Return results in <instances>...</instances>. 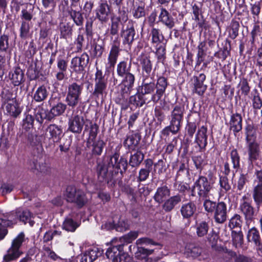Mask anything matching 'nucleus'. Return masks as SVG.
Segmentation results:
<instances>
[{
	"label": "nucleus",
	"mask_w": 262,
	"mask_h": 262,
	"mask_svg": "<svg viewBox=\"0 0 262 262\" xmlns=\"http://www.w3.org/2000/svg\"><path fill=\"white\" fill-rule=\"evenodd\" d=\"M132 63H127L126 61H122L117 65V73L119 77L123 76L131 73Z\"/></svg>",
	"instance_id": "37998d69"
},
{
	"label": "nucleus",
	"mask_w": 262,
	"mask_h": 262,
	"mask_svg": "<svg viewBox=\"0 0 262 262\" xmlns=\"http://www.w3.org/2000/svg\"><path fill=\"white\" fill-rule=\"evenodd\" d=\"M122 81V84L124 86V90L127 92H130L134 86L135 77L132 73H128L123 76Z\"/></svg>",
	"instance_id": "a19ab883"
},
{
	"label": "nucleus",
	"mask_w": 262,
	"mask_h": 262,
	"mask_svg": "<svg viewBox=\"0 0 262 262\" xmlns=\"http://www.w3.org/2000/svg\"><path fill=\"white\" fill-rule=\"evenodd\" d=\"M196 234L199 237H204L208 234L209 226L205 221L197 223L195 225Z\"/></svg>",
	"instance_id": "79ce46f5"
},
{
	"label": "nucleus",
	"mask_w": 262,
	"mask_h": 262,
	"mask_svg": "<svg viewBox=\"0 0 262 262\" xmlns=\"http://www.w3.org/2000/svg\"><path fill=\"white\" fill-rule=\"evenodd\" d=\"M98 180L100 182L109 184L112 183L114 174L108 165L99 163L97 167Z\"/></svg>",
	"instance_id": "f8f14e48"
},
{
	"label": "nucleus",
	"mask_w": 262,
	"mask_h": 262,
	"mask_svg": "<svg viewBox=\"0 0 262 262\" xmlns=\"http://www.w3.org/2000/svg\"><path fill=\"white\" fill-rule=\"evenodd\" d=\"M203 199H204L203 206L205 210L208 212H213L217 206L216 202L211 201V198H204Z\"/></svg>",
	"instance_id": "052dcab7"
},
{
	"label": "nucleus",
	"mask_w": 262,
	"mask_h": 262,
	"mask_svg": "<svg viewBox=\"0 0 262 262\" xmlns=\"http://www.w3.org/2000/svg\"><path fill=\"white\" fill-rule=\"evenodd\" d=\"M137 137H138V135L136 134L127 137L124 142V146H127L128 148L137 146L140 140V138L137 139Z\"/></svg>",
	"instance_id": "6e6d98bb"
},
{
	"label": "nucleus",
	"mask_w": 262,
	"mask_h": 262,
	"mask_svg": "<svg viewBox=\"0 0 262 262\" xmlns=\"http://www.w3.org/2000/svg\"><path fill=\"white\" fill-rule=\"evenodd\" d=\"M96 18L101 24L106 23L111 13V7L106 0H100L95 10Z\"/></svg>",
	"instance_id": "9b49d317"
},
{
	"label": "nucleus",
	"mask_w": 262,
	"mask_h": 262,
	"mask_svg": "<svg viewBox=\"0 0 262 262\" xmlns=\"http://www.w3.org/2000/svg\"><path fill=\"white\" fill-rule=\"evenodd\" d=\"M247 239L249 242L254 243L256 249L262 253V244L259 231L255 228L252 227L249 230L247 234Z\"/></svg>",
	"instance_id": "a878e982"
},
{
	"label": "nucleus",
	"mask_w": 262,
	"mask_h": 262,
	"mask_svg": "<svg viewBox=\"0 0 262 262\" xmlns=\"http://www.w3.org/2000/svg\"><path fill=\"white\" fill-rule=\"evenodd\" d=\"M243 236L241 230H232V241L233 245L235 248H238L242 247L243 244Z\"/></svg>",
	"instance_id": "c03bdc74"
},
{
	"label": "nucleus",
	"mask_w": 262,
	"mask_h": 262,
	"mask_svg": "<svg viewBox=\"0 0 262 262\" xmlns=\"http://www.w3.org/2000/svg\"><path fill=\"white\" fill-rule=\"evenodd\" d=\"M25 241V234L23 232H20L12 241L11 247L7 250V253L3 256V262H10L19 257L23 254L20 248Z\"/></svg>",
	"instance_id": "7ed1b4c3"
},
{
	"label": "nucleus",
	"mask_w": 262,
	"mask_h": 262,
	"mask_svg": "<svg viewBox=\"0 0 262 262\" xmlns=\"http://www.w3.org/2000/svg\"><path fill=\"white\" fill-rule=\"evenodd\" d=\"M4 102L6 110L10 116L16 118L20 114L21 111L14 98H7Z\"/></svg>",
	"instance_id": "6ab92c4d"
},
{
	"label": "nucleus",
	"mask_w": 262,
	"mask_h": 262,
	"mask_svg": "<svg viewBox=\"0 0 262 262\" xmlns=\"http://www.w3.org/2000/svg\"><path fill=\"white\" fill-rule=\"evenodd\" d=\"M85 123L82 116L78 115H74L69 120L68 130L73 133L80 134Z\"/></svg>",
	"instance_id": "4468645a"
},
{
	"label": "nucleus",
	"mask_w": 262,
	"mask_h": 262,
	"mask_svg": "<svg viewBox=\"0 0 262 262\" xmlns=\"http://www.w3.org/2000/svg\"><path fill=\"white\" fill-rule=\"evenodd\" d=\"M230 158L233 169L237 171L240 167V156L236 149L231 150Z\"/></svg>",
	"instance_id": "4d7b16f0"
},
{
	"label": "nucleus",
	"mask_w": 262,
	"mask_h": 262,
	"mask_svg": "<svg viewBox=\"0 0 262 262\" xmlns=\"http://www.w3.org/2000/svg\"><path fill=\"white\" fill-rule=\"evenodd\" d=\"M30 27L29 23L24 20L23 21L20 28V37L23 39L28 38L30 36Z\"/></svg>",
	"instance_id": "13d9d810"
},
{
	"label": "nucleus",
	"mask_w": 262,
	"mask_h": 262,
	"mask_svg": "<svg viewBox=\"0 0 262 262\" xmlns=\"http://www.w3.org/2000/svg\"><path fill=\"white\" fill-rule=\"evenodd\" d=\"M73 8L71 7L70 9H68V14L76 26H82L84 21L83 14L80 11L74 10Z\"/></svg>",
	"instance_id": "c9c22d12"
},
{
	"label": "nucleus",
	"mask_w": 262,
	"mask_h": 262,
	"mask_svg": "<svg viewBox=\"0 0 262 262\" xmlns=\"http://www.w3.org/2000/svg\"><path fill=\"white\" fill-rule=\"evenodd\" d=\"M182 201V196L180 194H177L170 197L166 200L162 205V209L166 212H169L172 211L176 206L181 203Z\"/></svg>",
	"instance_id": "c85d7f7f"
},
{
	"label": "nucleus",
	"mask_w": 262,
	"mask_h": 262,
	"mask_svg": "<svg viewBox=\"0 0 262 262\" xmlns=\"http://www.w3.org/2000/svg\"><path fill=\"white\" fill-rule=\"evenodd\" d=\"M194 89L193 92L199 95H202L207 89V86L204 84L206 79V76L204 74H199L198 75L194 76L193 77Z\"/></svg>",
	"instance_id": "412c9836"
},
{
	"label": "nucleus",
	"mask_w": 262,
	"mask_h": 262,
	"mask_svg": "<svg viewBox=\"0 0 262 262\" xmlns=\"http://www.w3.org/2000/svg\"><path fill=\"white\" fill-rule=\"evenodd\" d=\"M150 36L151 37V43L157 46L162 43L164 39L161 30L155 27L151 28Z\"/></svg>",
	"instance_id": "ea45409f"
},
{
	"label": "nucleus",
	"mask_w": 262,
	"mask_h": 262,
	"mask_svg": "<svg viewBox=\"0 0 262 262\" xmlns=\"http://www.w3.org/2000/svg\"><path fill=\"white\" fill-rule=\"evenodd\" d=\"M242 223L241 216L238 214H235L230 219L228 226L232 230L234 228L241 230Z\"/></svg>",
	"instance_id": "09e8293b"
},
{
	"label": "nucleus",
	"mask_w": 262,
	"mask_h": 262,
	"mask_svg": "<svg viewBox=\"0 0 262 262\" xmlns=\"http://www.w3.org/2000/svg\"><path fill=\"white\" fill-rule=\"evenodd\" d=\"M31 168L32 170L38 172H45L47 170V165L44 162H38L37 161H33L31 164Z\"/></svg>",
	"instance_id": "0e129e2a"
},
{
	"label": "nucleus",
	"mask_w": 262,
	"mask_h": 262,
	"mask_svg": "<svg viewBox=\"0 0 262 262\" xmlns=\"http://www.w3.org/2000/svg\"><path fill=\"white\" fill-rule=\"evenodd\" d=\"M253 199L256 204L257 208H259L262 204V187L255 185L252 192Z\"/></svg>",
	"instance_id": "49530a36"
},
{
	"label": "nucleus",
	"mask_w": 262,
	"mask_h": 262,
	"mask_svg": "<svg viewBox=\"0 0 262 262\" xmlns=\"http://www.w3.org/2000/svg\"><path fill=\"white\" fill-rule=\"evenodd\" d=\"M239 210L245 216L246 223H250L254 218L255 212L249 199L246 195L242 196L239 204Z\"/></svg>",
	"instance_id": "1a4fd4ad"
},
{
	"label": "nucleus",
	"mask_w": 262,
	"mask_h": 262,
	"mask_svg": "<svg viewBox=\"0 0 262 262\" xmlns=\"http://www.w3.org/2000/svg\"><path fill=\"white\" fill-rule=\"evenodd\" d=\"M170 195V190L166 186L158 187L154 196V200L158 203L161 204L165 201L166 199Z\"/></svg>",
	"instance_id": "c756f323"
},
{
	"label": "nucleus",
	"mask_w": 262,
	"mask_h": 262,
	"mask_svg": "<svg viewBox=\"0 0 262 262\" xmlns=\"http://www.w3.org/2000/svg\"><path fill=\"white\" fill-rule=\"evenodd\" d=\"M119 154L115 152L111 157L108 165L110 168L112 167L120 170V172L122 173L123 171H125L126 170L127 162L125 159L122 157L119 159Z\"/></svg>",
	"instance_id": "dca6fc26"
},
{
	"label": "nucleus",
	"mask_w": 262,
	"mask_h": 262,
	"mask_svg": "<svg viewBox=\"0 0 262 262\" xmlns=\"http://www.w3.org/2000/svg\"><path fill=\"white\" fill-rule=\"evenodd\" d=\"M24 74L23 70L17 67L15 68L13 71L12 72L10 79L12 83L15 86L20 85L24 81Z\"/></svg>",
	"instance_id": "4c0bfd02"
},
{
	"label": "nucleus",
	"mask_w": 262,
	"mask_h": 262,
	"mask_svg": "<svg viewBox=\"0 0 262 262\" xmlns=\"http://www.w3.org/2000/svg\"><path fill=\"white\" fill-rule=\"evenodd\" d=\"M187 252L192 257H197L200 256L202 252L201 248L193 245H189L186 247Z\"/></svg>",
	"instance_id": "bf43d9fd"
},
{
	"label": "nucleus",
	"mask_w": 262,
	"mask_h": 262,
	"mask_svg": "<svg viewBox=\"0 0 262 262\" xmlns=\"http://www.w3.org/2000/svg\"><path fill=\"white\" fill-rule=\"evenodd\" d=\"M159 21L169 29H172L176 24L174 18L163 8L161 9V12L159 16Z\"/></svg>",
	"instance_id": "b1692460"
},
{
	"label": "nucleus",
	"mask_w": 262,
	"mask_h": 262,
	"mask_svg": "<svg viewBox=\"0 0 262 262\" xmlns=\"http://www.w3.org/2000/svg\"><path fill=\"white\" fill-rule=\"evenodd\" d=\"M79 224L74 222L73 219L70 218H67L63 222L62 226L63 229L67 231L74 232L79 226Z\"/></svg>",
	"instance_id": "5fc2aeb1"
},
{
	"label": "nucleus",
	"mask_w": 262,
	"mask_h": 262,
	"mask_svg": "<svg viewBox=\"0 0 262 262\" xmlns=\"http://www.w3.org/2000/svg\"><path fill=\"white\" fill-rule=\"evenodd\" d=\"M92 154L94 155L99 156L100 155L103 150V148L105 144L104 142L102 140L99 139L97 141L95 140L92 142Z\"/></svg>",
	"instance_id": "603ef678"
},
{
	"label": "nucleus",
	"mask_w": 262,
	"mask_h": 262,
	"mask_svg": "<svg viewBox=\"0 0 262 262\" xmlns=\"http://www.w3.org/2000/svg\"><path fill=\"white\" fill-rule=\"evenodd\" d=\"M193 164L200 173H201L204 167L206 165V162L204 157L202 156H196L192 157Z\"/></svg>",
	"instance_id": "864d4df0"
},
{
	"label": "nucleus",
	"mask_w": 262,
	"mask_h": 262,
	"mask_svg": "<svg viewBox=\"0 0 262 262\" xmlns=\"http://www.w3.org/2000/svg\"><path fill=\"white\" fill-rule=\"evenodd\" d=\"M252 107L254 110H260L262 107V98L256 89L254 90L252 94Z\"/></svg>",
	"instance_id": "3c124183"
},
{
	"label": "nucleus",
	"mask_w": 262,
	"mask_h": 262,
	"mask_svg": "<svg viewBox=\"0 0 262 262\" xmlns=\"http://www.w3.org/2000/svg\"><path fill=\"white\" fill-rule=\"evenodd\" d=\"M64 195L67 202L75 204L79 208L84 206L88 201L83 191L73 186L67 187Z\"/></svg>",
	"instance_id": "20e7f679"
},
{
	"label": "nucleus",
	"mask_w": 262,
	"mask_h": 262,
	"mask_svg": "<svg viewBox=\"0 0 262 262\" xmlns=\"http://www.w3.org/2000/svg\"><path fill=\"white\" fill-rule=\"evenodd\" d=\"M15 213L16 216L19 219L20 221L24 222L25 224L29 222L31 226H33V222L31 221L32 214L29 210L19 208L16 210Z\"/></svg>",
	"instance_id": "e433bc0d"
},
{
	"label": "nucleus",
	"mask_w": 262,
	"mask_h": 262,
	"mask_svg": "<svg viewBox=\"0 0 262 262\" xmlns=\"http://www.w3.org/2000/svg\"><path fill=\"white\" fill-rule=\"evenodd\" d=\"M61 38L67 39L71 37L73 33V26L69 22H62L59 25Z\"/></svg>",
	"instance_id": "f704fd0d"
},
{
	"label": "nucleus",
	"mask_w": 262,
	"mask_h": 262,
	"mask_svg": "<svg viewBox=\"0 0 262 262\" xmlns=\"http://www.w3.org/2000/svg\"><path fill=\"white\" fill-rule=\"evenodd\" d=\"M119 20L118 19L112 21L110 28V34L114 37H112L111 48L108 56L107 65L108 67L114 68L117 62L120 52L121 51L120 49V41L118 35L119 31Z\"/></svg>",
	"instance_id": "f257e3e1"
},
{
	"label": "nucleus",
	"mask_w": 262,
	"mask_h": 262,
	"mask_svg": "<svg viewBox=\"0 0 262 262\" xmlns=\"http://www.w3.org/2000/svg\"><path fill=\"white\" fill-rule=\"evenodd\" d=\"M196 211V206L192 202H189L183 204L180 209L182 216L185 219H188L192 216Z\"/></svg>",
	"instance_id": "72a5a7b5"
},
{
	"label": "nucleus",
	"mask_w": 262,
	"mask_h": 262,
	"mask_svg": "<svg viewBox=\"0 0 262 262\" xmlns=\"http://www.w3.org/2000/svg\"><path fill=\"white\" fill-rule=\"evenodd\" d=\"M242 117L239 113H235L231 116L229 122V129L232 130L235 135L242 130Z\"/></svg>",
	"instance_id": "bb28decb"
},
{
	"label": "nucleus",
	"mask_w": 262,
	"mask_h": 262,
	"mask_svg": "<svg viewBox=\"0 0 262 262\" xmlns=\"http://www.w3.org/2000/svg\"><path fill=\"white\" fill-rule=\"evenodd\" d=\"M248 162L253 166V164L261 168L262 156L259 144L256 142H250L248 144Z\"/></svg>",
	"instance_id": "0eeeda50"
},
{
	"label": "nucleus",
	"mask_w": 262,
	"mask_h": 262,
	"mask_svg": "<svg viewBox=\"0 0 262 262\" xmlns=\"http://www.w3.org/2000/svg\"><path fill=\"white\" fill-rule=\"evenodd\" d=\"M185 108L180 105H176L170 114V124L172 126L173 131L180 130L183 122Z\"/></svg>",
	"instance_id": "9d476101"
},
{
	"label": "nucleus",
	"mask_w": 262,
	"mask_h": 262,
	"mask_svg": "<svg viewBox=\"0 0 262 262\" xmlns=\"http://www.w3.org/2000/svg\"><path fill=\"white\" fill-rule=\"evenodd\" d=\"M89 61V56L83 53L80 56H76L71 60V68L76 72H80L84 70Z\"/></svg>",
	"instance_id": "ddd939ff"
},
{
	"label": "nucleus",
	"mask_w": 262,
	"mask_h": 262,
	"mask_svg": "<svg viewBox=\"0 0 262 262\" xmlns=\"http://www.w3.org/2000/svg\"><path fill=\"white\" fill-rule=\"evenodd\" d=\"M123 245L118 244L109 248L106 252V256L112 262H118L119 258H125V255H120V252L123 250Z\"/></svg>",
	"instance_id": "5701e85b"
},
{
	"label": "nucleus",
	"mask_w": 262,
	"mask_h": 262,
	"mask_svg": "<svg viewBox=\"0 0 262 262\" xmlns=\"http://www.w3.org/2000/svg\"><path fill=\"white\" fill-rule=\"evenodd\" d=\"M247 181V174L241 173L236 184V187L237 190L242 191Z\"/></svg>",
	"instance_id": "338daca9"
},
{
	"label": "nucleus",
	"mask_w": 262,
	"mask_h": 262,
	"mask_svg": "<svg viewBox=\"0 0 262 262\" xmlns=\"http://www.w3.org/2000/svg\"><path fill=\"white\" fill-rule=\"evenodd\" d=\"M246 138V140L248 143L255 142L256 138V130L254 126L251 124H248L245 127Z\"/></svg>",
	"instance_id": "8fccbe9b"
},
{
	"label": "nucleus",
	"mask_w": 262,
	"mask_h": 262,
	"mask_svg": "<svg viewBox=\"0 0 262 262\" xmlns=\"http://www.w3.org/2000/svg\"><path fill=\"white\" fill-rule=\"evenodd\" d=\"M49 94L46 86L41 85L37 88L33 94V99L37 102H41L47 98Z\"/></svg>",
	"instance_id": "58836bf2"
},
{
	"label": "nucleus",
	"mask_w": 262,
	"mask_h": 262,
	"mask_svg": "<svg viewBox=\"0 0 262 262\" xmlns=\"http://www.w3.org/2000/svg\"><path fill=\"white\" fill-rule=\"evenodd\" d=\"M67 108V105L62 102H58L50 110L47 119L51 120L55 116L62 115Z\"/></svg>",
	"instance_id": "473e14b6"
},
{
	"label": "nucleus",
	"mask_w": 262,
	"mask_h": 262,
	"mask_svg": "<svg viewBox=\"0 0 262 262\" xmlns=\"http://www.w3.org/2000/svg\"><path fill=\"white\" fill-rule=\"evenodd\" d=\"M239 28V23L236 20H232L229 31V36L231 39H234L238 36Z\"/></svg>",
	"instance_id": "680f3d73"
},
{
	"label": "nucleus",
	"mask_w": 262,
	"mask_h": 262,
	"mask_svg": "<svg viewBox=\"0 0 262 262\" xmlns=\"http://www.w3.org/2000/svg\"><path fill=\"white\" fill-rule=\"evenodd\" d=\"M99 130V126L93 123L90 120H86L85 123L84 133H89V138L88 139L87 144H91L93 142L97 135Z\"/></svg>",
	"instance_id": "393cba45"
},
{
	"label": "nucleus",
	"mask_w": 262,
	"mask_h": 262,
	"mask_svg": "<svg viewBox=\"0 0 262 262\" xmlns=\"http://www.w3.org/2000/svg\"><path fill=\"white\" fill-rule=\"evenodd\" d=\"M103 251L97 247L86 251L81 256V262H93L103 254Z\"/></svg>",
	"instance_id": "4be33fe9"
},
{
	"label": "nucleus",
	"mask_w": 262,
	"mask_h": 262,
	"mask_svg": "<svg viewBox=\"0 0 262 262\" xmlns=\"http://www.w3.org/2000/svg\"><path fill=\"white\" fill-rule=\"evenodd\" d=\"M145 3L140 1L138 5L134 7L133 10V15L135 18H140L145 16Z\"/></svg>",
	"instance_id": "de8ad7c7"
},
{
	"label": "nucleus",
	"mask_w": 262,
	"mask_h": 262,
	"mask_svg": "<svg viewBox=\"0 0 262 262\" xmlns=\"http://www.w3.org/2000/svg\"><path fill=\"white\" fill-rule=\"evenodd\" d=\"M121 35L123 38V44L127 45L130 47L136 39L135 29L132 21L128 22L126 29L122 31Z\"/></svg>",
	"instance_id": "a211bd4d"
},
{
	"label": "nucleus",
	"mask_w": 262,
	"mask_h": 262,
	"mask_svg": "<svg viewBox=\"0 0 262 262\" xmlns=\"http://www.w3.org/2000/svg\"><path fill=\"white\" fill-rule=\"evenodd\" d=\"M151 80L150 78H142V84L141 86V93L142 95L151 94L155 89V83Z\"/></svg>",
	"instance_id": "2f4dec72"
},
{
	"label": "nucleus",
	"mask_w": 262,
	"mask_h": 262,
	"mask_svg": "<svg viewBox=\"0 0 262 262\" xmlns=\"http://www.w3.org/2000/svg\"><path fill=\"white\" fill-rule=\"evenodd\" d=\"M138 61L141 68L142 78H150L151 80H154L155 73L149 56L142 54L138 57Z\"/></svg>",
	"instance_id": "6e6552de"
},
{
	"label": "nucleus",
	"mask_w": 262,
	"mask_h": 262,
	"mask_svg": "<svg viewBox=\"0 0 262 262\" xmlns=\"http://www.w3.org/2000/svg\"><path fill=\"white\" fill-rule=\"evenodd\" d=\"M238 86L240 88L242 94L247 96L249 94L250 87L247 79L245 78L241 79L238 84Z\"/></svg>",
	"instance_id": "e2e57ef3"
},
{
	"label": "nucleus",
	"mask_w": 262,
	"mask_h": 262,
	"mask_svg": "<svg viewBox=\"0 0 262 262\" xmlns=\"http://www.w3.org/2000/svg\"><path fill=\"white\" fill-rule=\"evenodd\" d=\"M207 127L202 126L198 129L195 135V142L201 149H205L207 145Z\"/></svg>",
	"instance_id": "cd10ccee"
},
{
	"label": "nucleus",
	"mask_w": 262,
	"mask_h": 262,
	"mask_svg": "<svg viewBox=\"0 0 262 262\" xmlns=\"http://www.w3.org/2000/svg\"><path fill=\"white\" fill-rule=\"evenodd\" d=\"M144 158L143 154L141 151H137L130 155L129 164L133 167H138L140 165Z\"/></svg>",
	"instance_id": "a18cd8bd"
},
{
	"label": "nucleus",
	"mask_w": 262,
	"mask_h": 262,
	"mask_svg": "<svg viewBox=\"0 0 262 262\" xmlns=\"http://www.w3.org/2000/svg\"><path fill=\"white\" fill-rule=\"evenodd\" d=\"M107 80L102 74V72L97 69L95 73L94 90L92 95L96 98L102 97L106 94Z\"/></svg>",
	"instance_id": "423d86ee"
},
{
	"label": "nucleus",
	"mask_w": 262,
	"mask_h": 262,
	"mask_svg": "<svg viewBox=\"0 0 262 262\" xmlns=\"http://www.w3.org/2000/svg\"><path fill=\"white\" fill-rule=\"evenodd\" d=\"M46 132L47 135H49V138L52 140L54 142H59L63 134L62 127L55 124L49 125L46 129Z\"/></svg>",
	"instance_id": "aec40b11"
},
{
	"label": "nucleus",
	"mask_w": 262,
	"mask_h": 262,
	"mask_svg": "<svg viewBox=\"0 0 262 262\" xmlns=\"http://www.w3.org/2000/svg\"><path fill=\"white\" fill-rule=\"evenodd\" d=\"M230 171L231 170L229 167V164L228 162H226L224 164L223 171V173L225 174V176L220 177L219 182L221 187L226 192H227L231 189V186L229 183V180L227 177L229 174Z\"/></svg>",
	"instance_id": "7c9ffc66"
},
{
	"label": "nucleus",
	"mask_w": 262,
	"mask_h": 262,
	"mask_svg": "<svg viewBox=\"0 0 262 262\" xmlns=\"http://www.w3.org/2000/svg\"><path fill=\"white\" fill-rule=\"evenodd\" d=\"M213 212V217L216 223L223 224L227 220V208L224 202H220L217 203V206Z\"/></svg>",
	"instance_id": "f3484780"
},
{
	"label": "nucleus",
	"mask_w": 262,
	"mask_h": 262,
	"mask_svg": "<svg viewBox=\"0 0 262 262\" xmlns=\"http://www.w3.org/2000/svg\"><path fill=\"white\" fill-rule=\"evenodd\" d=\"M34 123V118L32 115H26V117L23 120V127L27 130L33 127Z\"/></svg>",
	"instance_id": "774afa93"
},
{
	"label": "nucleus",
	"mask_w": 262,
	"mask_h": 262,
	"mask_svg": "<svg viewBox=\"0 0 262 262\" xmlns=\"http://www.w3.org/2000/svg\"><path fill=\"white\" fill-rule=\"evenodd\" d=\"M156 85V93L153 94L151 97V100L154 103H157L165 93L167 86V79L164 77H159Z\"/></svg>",
	"instance_id": "2eb2a0df"
},
{
	"label": "nucleus",
	"mask_w": 262,
	"mask_h": 262,
	"mask_svg": "<svg viewBox=\"0 0 262 262\" xmlns=\"http://www.w3.org/2000/svg\"><path fill=\"white\" fill-rule=\"evenodd\" d=\"M9 36L7 35L3 34L0 37V51L6 52L9 48Z\"/></svg>",
	"instance_id": "69168bd1"
},
{
	"label": "nucleus",
	"mask_w": 262,
	"mask_h": 262,
	"mask_svg": "<svg viewBox=\"0 0 262 262\" xmlns=\"http://www.w3.org/2000/svg\"><path fill=\"white\" fill-rule=\"evenodd\" d=\"M83 85L76 82H73L68 86L66 102L67 105L72 108L76 106L80 102Z\"/></svg>",
	"instance_id": "39448f33"
},
{
	"label": "nucleus",
	"mask_w": 262,
	"mask_h": 262,
	"mask_svg": "<svg viewBox=\"0 0 262 262\" xmlns=\"http://www.w3.org/2000/svg\"><path fill=\"white\" fill-rule=\"evenodd\" d=\"M212 187L208 179L201 176L194 182L191 190V195L195 196L196 193L200 198H212L213 195L212 193Z\"/></svg>",
	"instance_id": "f03ea898"
}]
</instances>
